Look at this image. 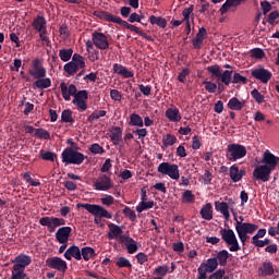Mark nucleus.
<instances>
[{"label":"nucleus","instance_id":"obj_29","mask_svg":"<svg viewBox=\"0 0 279 279\" xmlns=\"http://www.w3.org/2000/svg\"><path fill=\"white\" fill-rule=\"evenodd\" d=\"M110 138L113 145H119L123 138V130H121L119 126H114L111 130Z\"/></svg>","mask_w":279,"mask_h":279},{"label":"nucleus","instance_id":"obj_60","mask_svg":"<svg viewBox=\"0 0 279 279\" xmlns=\"http://www.w3.org/2000/svg\"><path fill=\"white\" fill-rule=\"evenodd\" d=\"M123 213H124V215H125L126 217H129V219H130L131 221H136V213H135L134 210H132V208L125 207V208L123 209Z\"/></svg>","mask_w":279,"mask_h":279},{"label":"nucleus","instance_id":"obj_4","mask_svg":"<svg viewBox=\"0 0 279 279\" xmlns=\"http://www.w3.org/2000/svg\"><path fill=\"white\" fill-rule=\"evenodd\" d=\"M247 156V148L241 144H229L227 146V158L231 162H236V160H241V158H245Z\"/></svg>","mask_w":279,"mask_h":279},{"label":"nucleus","instance_id":"obj_49","mask_svg":"<svg viewBox=\"0 0 279 279\" xmlns=\"http://www.w3.org/2000/svg\"><path fill=\"white\" fill-rule=\"evenodd\" d=\"M251 57L255 58L256 60H263L265 58V51L260 48H254L251 50Z\"/></svg>","mask_w":279,"mask_h":279},{"label":"nucleus","instance_id":"obj_37","mask_svg":"<svg viewBox=\"0 0 279 279\" xmlns=\"http://www.w3.org/2000/svg\"><path fill=\"white\" fill-rule=\"evenodd\" d=\"M149 22L151 25H158V27H161V29L167 27V20L160 16L151 15L149 17Z\"/></svg>","mask_w":279,"mask_h":279},{"label":"nucleus","instance_id":"obj_55","mask_svg":"<svg viewBox=\"0 0 279 279\" xmlns=\"http://www.w3.org/2000/svg\"><path fill=\"white\" fill-rule=\"evenodd\" d=\"M24 271L22 268L13 269L11 279H25Z\"/></svg>","mask_w":279,"mask_h":279},{"label":"nucleus","instance_id":"obj_15","mask_svg":"<svg viewBox=\"0 0 279 279\" xmlns=\"http://www.w3.org/2000/svg\"><path fill=\"white\" fill-rule=\"evenodd\" d=\"M46 265L50 269H56L57 271H61L62 274H64V271H66V269H69V266H66V263L64 262V259H62L60 257L48 258L46 260Z\"/></svg>","mask_w":279,"mask_h":279},{"label":"nucleus","instance_id":"obj_48","mask_svg":"<svg viewBox=\"0 0 279 279\" xmlns=\"http://www.w3.org/2000/svg\"><path fill=\"white\" fill-rule=\"evenodd\" d=\"M251 97L256 101V104H263L265 101V96L258 92V89L254 88L251 92Z\"/></svg>","mask_w":279,"mask_h":279},{"label":"nucleus","instance_id":"obj_25","mask_svg":"<svg viewBox=\"0 0 279 279\" xmlns=\"http://www.w3.org/2000/svg\"><path fill=\"white\" fill-rule=\"evenodd\" d=\"M113 73H116L117 75H122V77L125 78L134 77V72L130 71L128 68L119 63L113 64Z\"/></svg>","mask_w":279,"mask_h":279},{"label":"nucleus","instance_id":"obj_14","mask_svg":"<svg viewBox=\"0 0 279 279\" xmlns=\"http://www.w3.org/2000/svg\"><path fill=\"white\" fill-rule=\"evenodd\" d=\"M29 75H32L34 80H40L41 77L47 76V70L45 69V66H43V63L39 59H35L33 61V66L29 70Z\"/></svg>","mask_w":279,"mask_h":279},{"label":"nucleus","instance_id":"obj_58","mask_svg":"<svg viewBox=\"0 0 279 279\" xmlns=\"http://www.w3.org/2000/svg\"><path fill=\"white\" fill-rule=\"evenodd\" d=\"M202 182L203 184H210V182H213V173L209 170H205L202 175Z\"/></svg>","mask_w":279,"mask_h":279},{"label":"nucleus","instance_id":"obj_21","mask_svg":"<svg viewBox=\"0 0 279 279\" xmlns=\"http://www.w3.org/2000/svg\"><path fill=\"white\" fill-rule=\"evenodd\" d=\"M64 258L66 260H71V258H75V260H82V251L80 250V246H70L64 253Z\"/></svg>","mask_w":279,"mask_h":279},{"label":"nucleus","instance_id":"obj_13","mask_svg":"<svg viewBox=\"0 0 279 279\" xmlns=\"http://www.w3.org/2000/svg\"><path fill=\"white\" fill-rule=\"evenodd\" d=\"M94 186L96 191H110L112 189V179L106 174H100L95 181Z\"/></svg>","mask_w":279,"mask_h":279},{"label":"nucleus","instance_id":"obj_3","mask_svg":"<svg viewBox=\"0 0 279 279\" xmlns=\"http://www.w3.org/2000/svg\"><path fill=\"white\" fill-rule=\"evenodd\" d=\"M258 230V226L250 222L240 223V226H235V232L238 233V236L242 243V245H245L247 241L250 240V235L247 234H254Z\"/></svg>","mask_w":279,"mask_h":279},{"label":"nucleus","instance_id":"obj_41","mask_svg":"<svg viewBox=\"0 0 279 279\" xmlns=\"http://www.w3.org/2000/svg\"><path fill=\"white\" fill-rule=\"evenodd\" d=\"M61 121L63 123H73V111L71 109H65L61 113Z\"/></svg>","mask_w":279,"mask_h":279},{"label":"nucleus","instance_id":"obj_24","mask_svg":"<svg viewBox=\"0 0 279 279\" xmlns=\"http://www.w3.org/2000/svg\"><path fill=\"white\" fill-rule=\"evenodd\" d=\"M206 36H208V32L204 27H201L196 34L195 39H193L194 49H202V45H204Z\"/></svg>","mask_w":279,"mask_h":279},{"label":"nucleus","instance_id":"obj_38","mask_svg":"<svg viewBox=\"0 0 279 279\" xmlns=\"http://www.w3.org/2000/svg\"><path fill=\"white\" fill-rule=\"evenodd\" d=\"M73 57V49H61L59 50V58L62 60V62H69L71 58Z\"/></svg>","mask_w":279,"mask_h":279},{"label":"nucleus","instance_id":"obj_61","mask_svg":"<svg viewBox=\"0 0 279 279\" xmlns=\"http://www.w3.org/2000/svg\"><path fill=\"white\" fill-rule=\"evenodd\" d=\"M104 206H112L114 204V197L112 195H107L106 197L100 198Z\"/></svg>","mask_w":279,"mask_h":279},{"label":"nucleus","instance_id":"obj_59","mask_svg":"<svg viewBox=\"0 0 279 279\" xmlns=\"http://www.w3.org/2000/svg\"><path fill=\"white\" fill-rule=\"evenodd\" d=\"M226 276V270L225 269H218L215 272H213L208 279H223Z\"/></svg>","mask_w":279,"mask_h":279},{"label":"nucleus","instance_id":"obj_56","mask_svg":"<svg viewBox=\"0 0 279 279\" xmlns=\"http://www.w3.org/2000/svg\"><path fill=\"white\" fill-rule=\"evenodd\" d=\"M116 265L120 268H123V267L130 268V267H132V263H130L129 259L125 258V257H119Z\"/></svg>","mask_w":279,"mask_h":279},{"label":"nucleus","instance_id":"obj_64","mask_svg":"<svg viewBox=\"0 0 279 279\" xmlns=\"http://www.w3.org/2000/svg\"><path fill=\"white\" fill-rule=\"evenodd\" d=\"M230 8L234 7L231 4L230 0H226V2L220 8V14L223 16V14L230 11Z\"/></svg>","mask_w":279,"mask_h":279},{"label":"nucleus","instance_id":"obj_63","mask_svg":"<svg viewBox=\"0 0 279 279\" xmlns=\"http://www.w3.org/2000/svg\"><path fill=\"white\" fill-rule=\"evenodd\" d=\"M110 97L113 101H121L122 99L121 92L118 89H111Z\"/></svg>","mask_w":279,"mask_h":279},{"label":"nucleus","instance_id":"obj_47","mask_svg":"<svg viewBox=\"0 0 279 279\" xmlns=\"http://www.w3.org/2000/svg\"><path fill=\"white\" fill-rule=\"evenodd\" d=\"M35 136H37V138H44V141L51 138V135L45 129H36Z\"/></svg>","mask_w":279,"mask_h":279},{"label":"nucleus","instance_id":"obj_10","mask_svg":"<svg viewBox=\"0 0 279 279\" xmlns=\"http://www.w3.org/2000/svg\"><path fill=\"white\" fill-rule=\"evenodd\" d=\"M40 226H45L48 232H56V228H60V226H66V220L64 218L58 217H43L39 219Z\"/></svg>","mask_w":279,"mask_h":279},{"label":"nucleus","instance_id":"obj_52","mask_svg":"<svg viewBox=\"0 0 279 279\" xmlns=\"http://www.w3.org/2000/svg\"><path fill=\"white\" fill-rule=\"evenodd\" d=\"M233 84H247V77L241 75V73H234L232 78Z\"/></svg>","mask_w":279,"mask_h":279},{"label":"nucleus","instance_id":"obj_2","mask_svg":"<svg viewBox=\"0 0 279 279\" xmlns=\"http://www.w3.org/2000/svg\"><path fill=\"white\" fill-rule=\"evenodd\" d=\"M61 88V95L65 101H71V97H74L72 100V104L81 110V112H84L87 110L88 105L86 104L88 99V92L86 90H80L77 92V87L73 84L70 86H66V83L62 82L60 84Z\"/></svg>","mask_w":279,"mask_h":279},{"label":"nucleus","instance_id":"obj_17","mask_svg":"<svg viewBox=\"0 0 279 279\" xmlns=\"http://www.w3.org/2000/svg\"><path fill=\"white\" fill-rule=\"evenodd\" d=\"M71 232H73V229L71 227H61L56 232V240L58 241V243H69Z\"/></svg>","mask_w":279,"mask_h":279},{"label":"nucleus","instance_id":"obj_28","mask_svg":"<svg viewBox=\"0 0 279 279\" xmlns=\"http://www.w3.org/2000/svg\"><path fill=\"white\" fill-rule=\"evenodd\" d=\"M33 27L36 29V32H47V20L45 17L38 15L34 21H33Z\"/></svg>","mask_w":279,"mask_h":279},{"label":"nucleus","instance_id":"obj_39","mask_svg":"<svg viewBox=\"0 0 279 279\" xmlns=\"http://www.w3.org/2000/svg\"><path fill=\"white\" fill-rule=\"evenodd\" d=\"M153 274H154V276H157L162 279V278H165V276H167V274H169V266H167V265L159 266L154 269Z\"/></svg>","mask_w":279,"mask_h":279},{"label":"nucleus","instance_id":"obj_42","mask_svg":"<svg viewBox=\"0 0 279 279\" xmlns=\"http://www.w3.org/2000/svg\"><path fill=\"white\" fill-rule=\"evenodd\" d=\"M262 276H274V265L271 263H264L260 267Z\"/></svg>","mask_w":279,"mask_h":279},{"label":"nucleus","instance_id":"obj_53","mask_svg":"<svg viewBox=\"0 0 279 279\" xmlns=\"http://www.w3.org/2000/svg\"><path fill=\"white\" fill-rule=\"evenodd\" d=\"M279 19V12L278 11H272L268 14V24L269 25H278V21Z\"/></svg>","mask_w":279,"mask_h":279},{"label":"nucleus","instance_id":"obj_16","mask_svg":"<svg viewBox=\"0 0 279 279\" xmlns=\"http://www.w3.org/2000/svg\"><path fill=\"white\" fill-rule=\"evenodd\" d=\"M109 231H108V239L109 241H121V236H128L123 235V229L119 227L118 225L114 223H109L108 225Z\"/></svg>","mask_w":279,"mask_h":279},{"label":"nucleus","instance_id":"obj_22","mask_svg":"<svg viewBox=\"0 0 279 279\" xmlns=\"http://www.w3.org/2000/svg\"><path fill=\"white\" fill-rule=\"evenodd\" d=\"M94 16H97V19H100L101 21H108V23H119L121 21V17L112 15L106 11H95Z\"/></svg>","mask_w":279,"mask_h":279},{"label":"nucleus","instance_id":"obj_44","mask_svg":"<svg viewBox=\"0 0 279 279\" xmlns=\"http://www.w3.org/2000/svg\"><path fill=\"white\" fill-rule=\"evenodd\" d=\"M183 204H193L195 202V195L190 190H186L182 196Z\"/></svg>","mask_w":279,"mask_h":279},{"label":"nucleus","instance_id":"obj_5","mask_svg":"<svg viewBox=\"0 0 279 279\" xmlns=\"http://www.w3.org/2000/svg\"><path fill=\"white\" fill-rule=\"evenodd\" d=\"M62 162L65 165H82L85 158L84 154L73 149V148H65L62 151Z\"/></svg>","mask_w":279,"mask_h":279},{"label":"nucleus","instance_id":"obj_7","mask_svg":"<svg viewBox=\"0 0 279 279\" xmlns=\"http://www.w3.org/2000/svg\"><path fill=\"white\" fill-rule=\"evenodd\" d=\"M76 208H84L85 210H87V213L94 215V217L112 219V214H110L108 210H106V208L101 207L100 205L78 203L76 205Z\"/></svg>","mask_w":279,"mask_h":279},{"label":"nucleus","instance_id":"obj_34","mask_svg":"<svg viewBox=\"0 0 279 279\" xmlns=\"http://www.w3.org/2000/svg\"><path fill=\"white\" fill-rule=\"evenodd\" d=\"M178 143V137L173 134H166L162 136V145L163 147H173Z\"/></svg>","mask_w":279,"mask_h":279},{"label":"nucleus","instance_id":"obj_33","mask_svg":"<svg viewBox=\"0 0 279 279\" xmlns=\"http://www.w3.org/2000/svg\"><path fill=\"white\" fill-rule=\"evenodd\" d=\"M205 271L208 274H213V271L217 270V267H219V262H217V258L213 257L207 259L205 264H202Z\"/></svg>","mask_w":279,"mask_h":279},{"label":"nucleus","instance_id":"obj_46","mask_svg":"<svg viewBox=\"0 0 279 279\" xmlns=\"http://www.w3.org/2000/svg\"><path fill=\"white\" fill-rule=\"evenodd\" d=\"M64 71H66V73L69 75H75V73H77V71H80V69L76 68V65L73 61H70L69 63H66L64 65Z\"/></svg>","mask_w":279,"mask_h":279},{"label":"nucleus","instance_id":"obj_11","mask_svg":"<svg viewBox=\"0 0 279 279\" xmlns=\"http://www.w3.org/2000/svg\"><path fill=\"white\" fill-rule=\"evenodd\" d=\"M251 75L252 77H254V80L262 82V84H269V81L271 80V77H274V74L271 73V71L263 66L253 69L251 71Z\"/></svg>","mask_w":279,"mask_h":279},{"label":"nucleus","instance_id":"obj_54","mask_svg":"<svg viewBox=\"0 0 279 279\" xmlns=\"http://www.w3.org/2000/svg\"><path fill=\"white\" fill-rule=\"evenodd\" d=\"M203 84L205 85V90H207V93H217V84L210 81H204Z\"/></svg>","mask_w":279,"mask_h":279},{"label":"nucleus","instance_id":"obj_18","mask_svg":"<svg viewBox=\"0 0 279 279\" xmlns=\"http://www.w3.org/2000/svg\"><path fill=\"white\" fill-rule=\"evenodd\" d=\"M166 119L171 121V123H180L182 121V114H180V109L175 106H171L166 110Z\"/></svg>","mask_w":279,"mask_h":279},{"label":"nucleus","instance_id":"obj_40","mask_svg":"<svg viewBox=\"0 0 279 279\" xmlns=\"http://www.w3.org/2000/svg\"><path fill=\"white\" fill-rule=\"evenodd\" d=\"M72 62L75 64L77 69H84L86 66V62L84 61V57L81 54L74 53L72 57Z\"/></svg>","mask_w":279,"mask_h":279},{"label":"nucleus","instance_id":"obj_36","mask_svg":"<svg viewBox=\"0 0 279 279\" xmlns=\"http://www.w3.org/2000/svg\"><path fill=\"white\" fill-rule=\"evenodd\" d=\"M129 124L135 128H143L144 125L143 118L136 113H131Z\"/></svg>","mask_w":279,"mask_h":279},{"label":"nucleus","instance_id":"obj_30","mask_svg":"<svg viewBox=\"0 0 279 279\" xmlns=\"http://www.w3.org/2000/svg\"><path fill=\"white\" fill-rule=\"evenodd\" d=\"M49 87H51V78L45 76L36 78V82L33 84V88H39L40 90H45V88Z\"/></svg>","mask_w":279,"mask_h":279},{"label":"nucleus","instance_id":"obj_27","mask_svg":"<svg viewBox=\"0 0 279 279\" xmlns=\"http://www.w3.org/2000/svg\"><path fill=\"white\" fill-rule=\"evenodd\" d=\"M245 175V170H239V166L233 165L230 167V178L232 182H241Z\"/></svg>","mask_w":279,"mask_h":279},{"label":"nucleus","instance_id":"obj_19","mask_svg":"<svg viewBox=\"0 0 279 279\" xmlns=\"http://www.w3.org/2000/svg\"><path fill=\"white\" fill-rule=\"evenodd\" d=\"M120 243H124L129 254H136V252H138V244H136V241H134L130 234L126 236H121Z\"/></svg>","mask_w":279,"mask_h":279},{"label":"nucleus","instance_id":"obj_57","mask_svg":"<svg viewBox=\"0 0 279 279\" xmlns=\"http://www.w3.org/2000/svg\"><path fill=\"white\" fill-rule=\"evenodd\" d=\"M260 8L263 14H269V12H271V3L267 0L260 2Z\"/></svg>","mask_w":279,"mask_h":279},{"label":"nucleus","instance_id":"obj_31","mask_svg":"<svg viewBox=\"0 0 279 279\" xmlns=\"http://www.w3.org/2000/svg\"><path fill=\"white\" fill-rule=\"evenodd\" d=\"M201 217L205 219V221H211L213 219V204L207 203L201 209Z\"/></svg>","mask_w":279,"mask_h":279},{"label":"nucleus","instance_id":"obj_1","mask_svg":"<svg viewBox=\"0 0 279 279\" xmlns=\"http://www.w3.org/2000/svg\"><path fill=\"white\" fill-rule=\"evenodd\" d=\"M279 157L266 150L263 154L262 165H258L253 171L254 180H260V182H269L271 180V171L278 167Z\"/></svg>","mask_w":279,"mask_h":279},{"label":"nucleus","instance_id":"obj_35","mask_svg":"<svg viewBox=\"0 0 279 279\" xmlns=\"http://www.w3.org/2000/svg\"><path fill=\"white\" fill-rule=\"evenodd\" d=\"M95 256V248L85 246L81 250V258L83 257L84 260L88 262L90 258Z\"/></svg>","mask_w":279,"mask_h":279},{"label":"nucleus","instance_id":"obj_9","mask_svg":"<svg viewBox=\"0 0 279 279\" xmlns=\"http://www.w3.org/2000/svg\"><path fill=\"white\" fill-rule=\"evenodd\" d=\"M207 71L211 74V77H219L222 84L230 86V83L232 82V71L226 70L223 72L219 65L208 66Z\"/></svg>","mask_w":279,"mask_h":279},{"label":"nucleus","instance_id":"obj_20","mask_svg":"<svg viewBox=\"0 0 279 279\" xmlns=\"http://www.w3.org/2000/svg\"><path fill=\"white\" fill-rule=\"evenodd\" d=\"M215 208L217 213L223 216L226 221H230V205H228V203L216 201Z\"/></svg>","mask_w":279,"mask_h":279},{"label":"nucleus","instance_id":"obj_43","mask_svg":"<svg viewBox=\"0 0 279 279\" xmlns=\"http://www.w3.org/2000/svg\"><path fill=\"white\" fill-rule=\"evenodd\" d=\"M154 206V201H142L137 207L136 210L137 213H143V210H149Z\"/></svg>","mask_w":279,"mask_h":279},{"label":"nucleus","instance_id":"obj_8","mask_svg":"<svg viewBox=\"0 0 279 279\" xmlns=\"http://www.w3.org/2000/svg\"><path fill=\"white\" fill-rule=\"evenodd\" d=\"M157 171L161 173V175H168L171 180H180V168L175 163L161 162Z\"/></svg>","mask_w":279,"mask_h":279},{"label":"nucleus","instance_id":"obj_50","mask_svg":"<svg viewBox=\"0 0 279 279\" xmlns=\"http://www.w3.org/2000/svg\"><path fill=\"white\" fill-rule=\"evenodd\" d=\"M39 156L40 158H43V160H49L50 162H53V160H56V154L51 151L40 150Z\"/></svg>","mask_w":279,"mask_h":279},{"label":"nucleus","instance_id":"obj_45","mask_svg":"<svg viewBox=\"0 0 279 279\" xmlns=\"http://www.w3.org/2000/svg\"><path fill=\"white\" fill-rule=\"evenodd\" d=\"M118 25H122L123 27H126V29H130V32H135V34H141V31L138 29L137 26H134L125 21H123L121 17H120V21L117 22Z\"/></svg>","mask_w":279,"mask_h":279},{"label":"nucleus","instance_id":"obj_23","mask_svg":"<svg viewBox=\"0 0 279 279\" xmlns=\"http://www.w3.org/2000/svg\"><path fill=\"white\" fill-rule=\"evenodd\" d=\"M13 263H16L13 266V269L25 270V268L32 264V257H29L27 255H19Z\"/></svg>","mask_w":279,"mask_h":279},{"label":"nucleus","instance_id":"obj_32","mask_svg":"<svg viewBox=\"0 0 279 279\" xmlns=\"http://www.w3.org/2000/svg\"><path fill=\"white\" fill-rule=\"evenodd\" d=\"M215 258L221 267H226L228 265V258H230V253L226 250L219 251Z\"/></svg>","mask_w":279,"mask_h":279},{"label":"nucleus","instance_id":"obj_62","mask_svg":"<svg viewBox=\"0 0 279 279\" xmlns=\"http://www.w3.org/2000/svg\"><path fill=\"white\" fill-rule=\"evenodd\" d=\"M191 14H193V5H190L187 9H184L182 11V15L184 17V21H186V23L190 22Z\"/></svg>","mask_w":279,"mask_h":279},{"label":"nucleus","instance_id":"obj_26","mask_svg":"<svg viewBox=\"0 0 279 279\" xmlns=\"http://www.w3.org/2000/svg\"><path fill=\"white\" fill-rule=\"evenodd\" d=\"M227 108H229V110L241 111L245 108V100H239V98L233 97L228 101Z\"/></svg>","mask_w":279,"mask_h":279},{"label":"nucleus","instance_id":"obj_6","mask_svg":"<svg viewBox=\"0 0 279 279\" xmlns=\"http://www.w3.org/2000/svg\"><path fill=\"white\" fill-rule=\"evenodd\" d=\"M219 233L222 241H225V243L229 245L230 252H239V250H241V245H239L236 234L232 229H222L219 231Z\"/></svg>","mask_w":279,"mask_h":279},{"label":"nucleus","instance_id":"obj_51","mask_svg":"<svg viewBox=\"0 0 279 279\" xmlns=\"http://www.w3.org/2000/svg\"><path fill=\"white\" fill-rule=\"evenodd\" d=\"M89 151H90V154L101 155V154H105L106 150L104 149V147H101V145L95 143V144L90 145Z\"/></svg>","mask_w":279,"mask_h":279},{"label":"nucleus","instance_id":"obj_12","mask_svg":"<svg viewBox=\"0 0 279 279\" xmlns=\"http://www.w3.org/2000/svg\"><path fill=\"white\" fill-rule=\"evenodd\" d=\"M92 40L97 49L106 50L108 47H110V44L108 43V36H106L104 33L94 32L92 34Z\"/></svg>","mask_w":279,"mask_h":279}]
</instances>
